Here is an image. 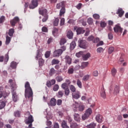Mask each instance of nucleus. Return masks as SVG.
I'll use <instances>...</instances> for the list:
<instances>
[{
	"instance_id": "nucleus-1",
	"label": "nucleus",
	"mask_w": 128,
	"mask_h": 128,
	"mask_svg": "<svg viewBox=\"0 0 128 128\" xmlns=\"http://www.w3.org/2000/svg\"><path fill=\"white\" fill-rule=\"evenodd\" d=\"M25 88V98H30L32 100V95L34 93L32 92V89L30 87V84L28 82H26L24 84Z\"/></svg>"
},
{
	"instance_id": "nucleus-2",
	"label": "nucleus",
	"mask_w": 128,
	"mask_h": 128,
	"mask_svg": "<svg viewBox=\"0 0 128 128\" xmlns=\"http://www.w3.org/2000/svg\"><path fill=\"white\" fill-rule=\"evenodd\" d=\"M28 118L24 120V122L26 124H29L28 128H31L32 126V122H34V117L30 115V113H28Z\"/></svg>"
},
{
	"instance_id": "nucleus-3",
	"label": "nucleus",
	"mask_w": 128,
	"mask_h": 128,
	"mask_svg": "<svg viewBox=\"0 0 128 128\" xmlns=\"http://www.w3.org/2000/svg\"><path fill=\"white\" fill-rule=\"evenodd\" d=\"M66 50V46H62L60 49L55 50L54 52V56H62L64 52H65Z\"/></svg>"
},
{
	"instance_id": "nucleus-4",
	"label": "nucleus",
	"mask_w": 128,
	"mask_h": 128,
	"mask_svg": "<svg viewBox=\"0 0 128 128\" xmlns=\"http://www.w3.org/2000/svg\"><path fill=\"white\" fill-rule=\"evenodd\" d=\"M12 88V98L13 102H16L18 100V96L16 94V90L14 89V86L10 84Z\"/></svg>"
},
{
	"instance_id": "nucleus-5",
	"label": "nucleus",
	"mask_w": 128,
	"mask_h": 128,
	"mask_svg": "<svg viewBox=\"0 0 128 128\" xmlns=\"http://www.w3.org/2000/svg\"><path fill=\"white\" fill-rule=\"evenodd\" d=\"M38 6V0H32V4H29V8L31 10L36 8Z\"/></svg>"
},
{
	"instance_id": "nucleus-6",
	"label": "nucleus",
	"mask_w": 128,
	"mask_h": 128,
	"mask_svg": "<svg viewBox=\"0 0 128 128\" xmlns=\"http://www.w3.org/2000/svg\"><path fill=\"white\" fill-rule=\"evenodd\" d=\"M79 43V46L82 48H86V46H88V44H86V40H79L78 41Z\"/></svg>"
},
{
	"instance_id": "nucleus-7",
	"label": "nucleus",
	"mask_w": 128,
	"mask_h": 128,
	"mask_svg": "<svg viewBox=\"0 0 128 128\" xmlns=\"http://www.w3.org/2000/svg\"><path fill=\"white\" fill-rule=\"evenodd\" d=\"M88 42L92 41L94 44H97L100 42V38H94V37L93 36H90L88 37Z\"/></svg>"
},
{
	"instance_id": "nucleus-8",
	"label": "nucleus",
	"mask_w": 128,
	"mask_h": 128,
	"mask_svg": "<svg viewBox=\"0 0 128 128\" xmlns=\"http://www.w3.org/2000/svg\"><path fill=\"white\" fill-rule=\"evenodd\" d=\"M19 22L20 18H18V16H16L14 18V19L10 21V24L12 26H16V24H18V22Z\"/></svg>"
},
{
	"instance_id": "nucleus-9",
	"label": "nucleus",
	"mask_w": 128,
	"mask_h": 128,
	"mask_svg": "<svg viewBox=\"0 0 128 128\" xmlns=\"http://www.w3.org/2000/svg\"><path fill=\"white\" fill-rule=\"evenodd\" d=\"M64 4V1H62V2H60V3L57 4L56 5V8L58 10H60V8H65L66 4Z\"/></svg>"
},
{
	"instance_id": "nucleus-10",
	"label": "nucleus",
	"mask_w": 128,
	"mask_h": 128,
	"mask_svg": "<svg viewBox=\"0 0 128 128\" xmlns=\"http://www.w3.org/2000/svg\"><path fill=\"white\" fill-rule=\"evenodd\" d=\"M96 120L98 122L102 124L104 122V117H102V116L98 114L96 117Z\"/></svg>"
},
{
	"instance_id": "nucleus-11",
	"label": "nucleus",
	"mask_w": 128,
	"mask_h": 128,
	"mask_svg": "<svg viewBox=\"0 0 128 128\" xmlns=\"http://www.w3.org/2000/svg\"><path fill=\"white\" fill-rule=\"evenodd\" d=\"M114 30L115 32H122V28H120V26L118 25H116Z\"/></svg>"
},
{
	"instance_id": "nucleus-12",
	"label": "nucleus",
	"mask_w": 128,
	"mask_h": 128,
	"mask_svg": "<svg viewBox=\"0 0 128 128\" xmlns=\"http://www.w3.org/2000/svg\"><path fill=\"white\" fill-rule=\"evenodd\" d=\"M74 31L76 30V32H86V30L84 28L75 26L74 28Z\"/></svg>"
},
{
	"instance_id": "nucleus-13",
	"label": "nucleus",
	"mask_w": 128,
	"mask_h": 128,
	"mask_svg": "<svg viewBox=\"0 0 128 128\" xmlns=\"http://www.w3.org/2000/svg\"><path fill=\"white\" fill-rule=\"evenodd\" d=\"M72 96L73 98H74L75 100H78V98H80V92H77L75 93H72Z\"/></svg>"
},
{
	"instance_id": "nucleus-14",
	"label": "nucleus",
	"mask_w": 128,
	"mask_h": 128,
	"mask_svg": "<svg viewBox=\"0 0 128 128\" xmlns=\"http://www.w3.org/2000/svg\"><path fill=\"white\" fill-rule=\"evenodd\" d=\"M39 14L42 16H48V10L44 8L39 9Z\"/></svg>"
},
{
	"instance_id": "nucleus-15",
	"label": "nucleus",
	"mask_w": 128,
	"mask_h": 128,
	"mask_svg": "<svg viewBox=\"0 0 128 128\" xmlns=\"http://www.w3.org/2000/svg\"><path fill=\"white\" fill-rule=\"evenodd\" d=\"M42 54H40V51L39 50H38L37 53H36V56L35 57L36 60H39L42 58Z\"/></svg>"
},
{
	"instance_id": "nucleus-16",
	"label": "nucleus",
	"mask_w": 128,
	"mask_h": 128,
	"mask_svg": "<svg viewBox=\"0 0 128 128\" xmlns=\"http://www.w3.org/2000/svg\"><path fill=\"white\" fill-rule=\"evenodd\" d=\"M56 100L54 98H52L50 102L49 105L51 106H55L56 104Z\"/></svg>"
},
{
	"instance_id": "nucleus-17",
	"label": "nucleus",
	"mask_w": 128,
	"mask_h": 128,
	"mask_svg": "<svg viewBox=\"0 0 128 128\" xmlns=\"http://www.w3.org/2000/svg\"><path fill=\"white\" fill-rule=\"evenodd\" d=\"M124 12L122 8H118V12H116V14H118L120 18H122V16H124Z\"/></svg>"
},
{
	"instance_id": "nucleus-18",
	"label": "nucleus",
	"mask_w": 128,
	"mask_h": 128,
	"mask_svg": "<svg viewBox=\"0 0 128 128\" xmlns=\"http://www.w3.org/2000/svg\"><path fill=\"white\" fill-rule=\"evenodd\" d=\"M74 118L76 122H80V114H74Z\"/></svg>"
},
{
	"instance_id": "nucleus-19",
	"label": "nucleus",
	"mask_w": 128,
	"mask_h": 128,
	"mask_svg": "<svg viewBox=\"0 0 128 128\" xmlns=\"http://www.w3.org/2000/svg\"><path fill=\"white\" fill-rule=\"evenodd\" d=\"M65 60L66 64H72V58L68 55L65 56Z\"/></svg>"
},
{
	"instance_id": "nucleus-20",
	"label": "nucleus",
	"mask_w": 128,
	"mask_h": 128,
	"mask_svg": "<svg viewBox=\"0 0 128 128\" xmlns=\"http://www.w3.org/2000/svg\"><path fill=\"white\" fill-rule=\"evenodd\" d=\"M61 126L62 128H70V126H68V123H66V122L64 120L62 121Z\"/></svg>"
},
{
	"instance_id": "nucleus-21",
	"label": "nucleus",
	"mask_w": 128,
	"mask_h": 128,
	"mask_svg": "<svg viewBox=\"0 0 128 128\" xmlns=\"http://www.w3.org/2000/svg\"><path fill=\"white\" fill-rule=\"evenodd\" d=\"M56 72V70H54V68H52L50 70L49 75L50 76H54V74Z\"/></svg>"
},
{
	"instance_id": "nucleus-22",
	"label": "nucleus",
	"mask_w": 128,
	"mask_h": 128,
	"mask_svg": "<svg viewBox=\"0 0 128 128\" xmlns=\"http://www.w3.org/2000/svg\"><path fill=\"white\" fill-rule=\"evenodd\" d=\"M96 124L94 122H92L90 124L87 125L86 126V128H96Z\"/></svg>"
},
{
	"instance_id": "nucleus-23",
	"label": "nucleus",
	"mask_w": 128,
	"mask_h": 128,
	"mask_svg": "<svg viewBox=\"0 0 128 128\" xmlns=\"http://www.w3.org/2000/svg\"><path fill=\"white\" fill-rule=\"evenodd\" d=\"M90 54L87 53L85 55H83L82 60H88V59L90 58Z\"/></svg>"
},
{
	"instance_id": "nucleus-24",
	"label": "nucleus",
	"mask_w": 128,
	"mask_h": 128,
	"mask_svg": "<svg viewBox=\"0 0 128 128\" xmlns=\"http://www.w3.org/2000/svg\"><path fill=\"white\" fill-rule=\"evenodd\" d=\"M64 14H66V7H64V8H62L60 12V16H64Z\"/></svg>"
},
{
	"instance_id": "nucleus-25",
	"label": "nucleus",
	"mask_w": 128,
	"mask_h": 128,
	"mask_svg": "<svg viewBox=\"0 0 128 128\" xmlns=\"http://www.w3.org/2000/svg\"><path fill=\"white\" fill-rule=\"evenodd\" d=\"M88 66V62H83L82 63L81 68L84 70Z\"/></svg>"
},
{
	"instance_id": "nucleus-26",
	"label": "nucleus",
	"mask_w": 128,
	"mask_h": 128,
	"mask_svg": "<svg viewBox=\"0 0 128 128\" xmlns=\"http://www.w3.org/2000/svg\"><path fill=\"white\" fill-rule=\"evenodd\" d=\"M76 41H72L70 44V49L72 50L76 48Z\"/></svg>"
},
{
	"instance_id": "nucleus-27",
	"label": "nucleus",
	"mask_w": 128,
	"mask_h": 128,
	"mask_svg": "<svg viewBox=\"0 0 128 128\" xmlns=\"http://www.w3.org/2000/svg\"><path fill=\"white\" fill-rule=\"evenodd\" d=\"M120 92V86H116L114 89V94H118Z\"/></svg>"
},
{
	"instance_id": "nucleus-28",
	"label": "nucleus",
	"mask_w": 128,
	"mask_h": 128,
	"mask_svg": "<svg viewBox=\"0 0 128 128\" xmlns=\"http://www.w3.org/2000/svg\"><path fill=\"white\" fill-rule=\"evenodd\" d=\"M66 42V40L64 38H62L60 41V46H64Z\"/></svg>"
},
{
	"instance_id": "nucleus-29",
	"label": "nucleus",
	"mask_w": 128,
	"mask_h": 128,
	"mask_svg": "<svg viewBox=\"0 0 128 128\" xmlns=\"http://www.w3.org/2000/svg\"><path fill=\"white\" fill-rule=\"evenodd\" d=\"M89 116L92 114V110L90 108L87 109L85 112Z\"/></svg>"
},
{
	"instance_id": "nucleus-30",
	"label": "nucleus",
	"mask_w": 128,
	"mask_h": 128,
	"mask_svg": "<svg viewBox=\"0 0 128 128\" xmlns=\"http://www.w3.org/2000/svg\"><path fill=\"white\" fill-rule=\"evenodd\" d=\"M61 88H62V90H66V88H68V86L66 83L64 82L62 84Z\"/></svg>"
},
{
	"instance_id": "nucleus-31",
	"label": "nucleus",
	"mask_w": 128,
	"mask_h": 128,
	"mask_svg": "<svg viewBox=\"0 0 128 128\" xmlns=\"http://www.w3.org/2000/svg\"><path fill=\"white\" fill-rule=\"evenodd\" d=\"M56 80L58 82H62L64 80V78H62V76H56Z\"/></svg>"
},
{
	"instance_id": "nucleus-32",
	"label": "nucleus",
	"mask_w": 128,
	"mask_h": 128,
	"mask_svg": "<svg viewBox=\"0 0 128 128\" xmlns=\"http://www.w3.org/2000/svg\"><path fill=\"white\" fill-rule=\"evenodd\" d=\"M60 64V60L57 59H53L52 61V64L54 66V64Z\"/></svg>"
},
{
	"instance_id": "nucleus-33",
	"label": "nucleus",
	"mask_w": 128,
	"mask_h": 128,
	"mask_svg": "<svg viewBox=\"0 0 128 128\" xmlns=\"http://www.w3.org/2000/svg\"><path fill=\"white\" fill-rule=\"evenodd\" d=\"M16 62L13 61L11 62L10 66L12 68H16Z\"/></svg>"
},
{
	"instance_id": "nucleus-34",
	"label": "nucleus",
	"mask_w": 128,
	"mask_h": 128,
	"mask_svg": "<svg viewBox=\"0 0 128 128\" xmlns=\"http://www.w3.org/2000/svg\"><path fill=\"white\" fill-rule=\"evenodd\" d=\"M21 112L18 110H16L14 112V116L16 118H20Z\"/></svg>"
},
{
	"instance_id": "nucleus-35",
	"label": "nucleus",
	"mask_w": 128,
	"mask_h": 128,
	"mask_svg": "<svg viewBox=\"0 0 128 128\" xmlns=\"http://www.w3.org/2000/svg\"><path fill=\"white\" fill-rule=\"evenodd\" d=\"M70 89L72 92H76V88L74 85H70L69 86Z\"/></svg>"
},
{
	"instance_id": "nucleus-36",
	"label": "nucleus",
	"mask_w": 128,
	"mask_h": 128,
	"mask_svg": "<svg viewBox=\"0 0 128 128\" xmlns=\"http://www.w3.org/2000/svg\"><path fill=\"white\" fill-rule=\"evenodd\" d=\"M114 51V46H110L108 49V53L110 54H112Z\"/></svg>"
},
{
	"instance_id": "nucleus-37",
	"label": "nucleus",
	"mask_w": 128,
	"mask_h": 128,
	"mask_svg": "<svg viewBox=\"0 0 128 128\" xmlns=\"http://www.w3.org/2000/svg\"><path fill=\"white\" fill-rule=\"evenodd\" d=\"M38 64H39V66H42L44 64V59H40L38 60Z\"/></svg>"
},
{
	"instance_id": "nucleus-38",
	"label": "nucleus",
	"mask_w": 128,
	"mask_h": 128,
	"mask_svg": "<svg viewBox=\"0 0 128 128\" xmlns=\"http://www.w3.org/2000/svg\"><path fill=\"white\" fill-rule=\"evenodd\" d=\"M11 40H12V38L8 36H6V44H7V45L10 42Z\"/></svg>"
},
{
	"instance_id": "nucleus-39",
	"label": "nucleus",
	"mask_w": 128,
	"mask_h": 128,
	"mask_svg": "<svg viewBox=\"0 0 128 128\" xmlns=\"http://www.w3.org/2000/svg\"><path fill=\"white\" fill-rule=\"evenodd\" d=\"M70 126L71 128H80V126L76 123H72L70 124Z\"/></svg>"
},
{
	"instance_id": "nucleus-40",
	"label": "nucleus",
	"mask_w": 128,
	"mask_h": 128,
	"mask_svg": "<svg viewBox=\"0 0 128 128\" xmlns=\"http://www.w3.org/2000/svg\"><path fill=\"white\" fill-rule=\"evenodd\" d=\"M8 60H9L8 53H7L6 54L5 57L4 58V62L6 64V62H8Z\"/></svg>"
},
{
	"instance_id": "nucleus-41",
	"label": "nucleus",
	"mask_w": 128,
	"mask_h": 128,
	"mask_svg": "<svg viewBox=\"0 0 128 128\" xmlns=\"http://www.w3.org/2000/svg\"><path fill=\"white\" fill-rule=\"evenodd\" d=\"M100 96L102 98H106V92H104V89H102V91L100 92Z\"/></svg>"
},
{
	"instance_id": "nucleus-42",
	"label": "nucleus",
	"mask_w": 128,
	"mask_h": 128,
	"mask_svg": "<svg viewBox=\"0 0 128 128\" xmlns=\"http://www.w3.org/2000/svg\"><path fill=\"white\" fill-rule=\"evenodd\" d=\"M76 84L77 86H78V88H82V82L80 81V79L77 80Z\"/></svg>"
},
{
	"instance_id": "nucleus-43",
	"label": "nucleus",
	"mask_w": 128,
	"mask_h": 128,
	"mask_svg": "<svg viewBox=\"0 0 128 128\" xmlns=\"http://www.w3.org/2000/svg\"><path fill=\"white\" fill-rule=\"evenodd\" d=\"M89 79H90V75L86 74L83 77L82 80H84V82H88V80Z\"/></svg>"
},
{
	"instance_id": "nucleus-44",
	"label": "nucleus",
	"mask_w": 128,
	"mask_h": 128,
	"mask_svg": "<svg viewBox=\"0 0 128 128\" xmlns=\"http://www.w3.org/2000/svg\"><path fill=\"white\" fill-rule=\"evenodd\" d=\"M87 22L88 24H94V19L90 18H88Z\"/></svg>"
},
{
	"instance_id": "nucleus-45",
	"label": "nucleus",
	"mask_w": 128,
	"mask_h": 128,
	"mask_svg": "<svg viewBox=\"0 0 128 128\" xmlns=\"http://www.w3.org/2000/svg\"><path fill=\"white\" fill-rule=\"evenodd\" d=\"M58 88H60V86L58 84H56L54 86L52 90L54 92H57V90H58Z\"/></svg>"
},
{
	"instance_id": "nucleus-46",
	"label": "nucleus",
	"mask_w": 128,
	"mask_h": 128,
	"mask_svg": "<svg viewBox=\"0 0 128 128\" xmlns=\"http://www.w3.org/2000/svg\"><path fill=\"white\" fill-rule=\"evenodd\" d=\"M67 38H69L70 40L72 38V37L74 36V33L72 32H68L66 34Z\"/></svg>"
},
{
	"instance_id": "nucleus-47",
	"label": "nucleus",
	"mask_w": 128,
	"mask_h": 128,
	"mask_svg": "<svg viewBox=\"0 0 128 128\" xmlns=\"http://www.w3.org/2000/svg\"><path fill=\"white\" fill-rule=\"evenodd\" d=\"M43 18L42 19V22H46L48 18V15H45L43 16Z\"/></svg>"
},
{
	"instance_id": "nucleus-48",
	"label": "nucleus",
	"mask_w": 128,
	"mask_h": 128,
	"mask_svg": "<svg viewBox=\"0 0 128 128\" xmlns=\"http://www.w3.org/2000/svg\"><path fill=\"white\" fill-rule=\"evenodd\" d=\"M62 96H64V92H62V90H59L58 92V98H62Z\"/></svg>"
},
{
	"instance_id": "nucleus-49",
	"label": "nucleus",
	"mask_w": 128,
	"mask_h": 128,
	"mask_svg": "<svg viewBox=\"0 0 128 128\" xmlns=\"http://www.w3.org/2000/svg\"><path fill=\"white\" fill-rule=\"evenodd\" d=\"M60 22V20H58V18H56L55 19V20L54 22V24L55 26H58V22Z\"/></svg>"
},
{
	"instance_id": "nucleus-50",
	"label": "nucleus",
	"mask_w": 128,
	"mask_h": 128,
	"mask_svg": "<svg viewBox=\"0 0 128 128\" xmlns=\"http://www.w3.org/2000/svg\"><path fill=\"white\" fill-rule=\"evenodd\" d=\"M44 56L46 58H50V51L46 52L44 54Z\"/></svg>"
},
{
	"instance_id": "nucleus-51",
	"label": "nucleus",
	"mask_w": 128,
	"mask_h": 128,
	"mask_svg": "<svg viewBox=\"0 0 128 128\" xmlns=\"http://www.w3.org/2000/svg\"><path fill=\"white\" fill-rule=\"evenodd\" d=\"M4 106H6V102L2 101L0 104V110H2Z\"/></svg>"
},
{
	"instance_id": "nucleus-52",
	"label": "nucleus",
	"mask_w": 128,
	"mask_h": 128,
	"mask_svg": "<svg viewBox=\"0 0 128 128\" xmlns=\"http://www.w3.org/2000/svg\"><path fill=\"white\" fill-rule=\"evenodd\" d=\"M2 92L3 97L4 98H6V96H10V92H6V91Z\"/></svg>"
},
{
	"instance_id": "nucleus-53",
	"label": "nucleus",
	"mask_w": 128,
	"mask_h": 128,
	"mask_svg": "<svg viewBox=\"0 0 128 128\" xmlns=\"http://www.w3.org/2000/svg\"><path fill=\"white\" fill-rule=\"evenodd\" d=\"M112 74L113 76H114L116 74V69L115 68H113L111 71Z\"/></svg>"
},
{
	"instance_id": "nucleus-54",
	"label": "nucleus",
	"mask_w": 128,
	"mask_h": 128,
	"mask_svg": "<svg viewBox=\"0 0 128 128\" xmlns=\"http://www.w3.org/2000/svg\"><path fill=\"white\" fill-rule=\"evenodd\" d=\"M88 116L86 114L84 113L83 116H82V119L84 120H88Z\"/></svg>"
},
{
	"instance_id": "nucleus-55",
	"label": "nucleus",
	"mask_w": 128,
	"mask_h": 128,
	"mask_svg": "<svg viewBox=\"0 0 128 128\" xmlns=\"http://www.w3.org/2000/svg\"><path fill=\"white\" fill-rule=\"evenodd\" d=\"M84 110V105H80L78 106V110L82 112Z\"/></svg>"
},
{
	"instance_id": "nucleus-56",
	"label": "nucleus",
	"mask_w": 128,
	"mask_h": 128,
	"mask_svg": "<svg viewBox=\"0 0 128 128\" xmlns=\"http://www.w3.org/2000/svg\"><path fill=\"white\" fill-rule=\"evenodd\" d=\"M93 18L95 20H100V15L98 14H93Z\"/></svg>"
},
{
	"instance_id": "nucleus-57",
	"label": "nucleus",
	"mask_w": 128,
	"mask_h": 128,
	"mask_svg": "<svg viewBox=\"0 0 128 128\" xmlns=\"http://www.w3.org/2000/svg\"><path fill=\"white\" fill-rule=\"evenodd\" d=\"M100 26L101 28H106V23L104 22H101Z\"/></svg>"
},
{
	"instance_id": "nucleus-58",
	"label": "nucleus",
	"mask_w": 128,
	"mask_h": 128,
	"mask_svg": "<svg viewBox=\"0 0 128 128\" xmlns=\"http://www.w3.org/2000/svg\"><path fill=\"white\" fill-rule=\"evenodd\" d=\"M5 20H6V17H4V16H2L0 18V24H2V22H4Z\"/></svg>"
},
{
	"instance_id": "nucleus-59",
	"label": "nucleus",
	"mask_w": 128,
	"mask_h": 128,
	"mask_svg": "<svg viewBox=\"0 0 128 128\" xmlns=\"http://www.w3.org/2000/svg\"><path fill=\"white\" fill-rule=\"evenodd\" d=\"M70 88H67L66 89L64 90V94L66 96H68V94H70Z\"/></svg>"
},
{
	"instance_id": "nucleus-60",
	"label": "nucleus",
	"mask_w": 128,
	"mask_h": 128,
	"mask_svg": "<svg viewBox=\"0 0 128 128\" xmlns=\"http://www.w3.org/2000/svg\"><path fill=\"white\" fill-rule=\"evenodd\" d=\"M74 68H70L68 70V74H74Z\"/></svg>"
},
{
	"instance_id": "nucleus-61",
	"label": "nucleus",
	"mask_w": 128,
	"mask_h": 128,
	"mask_svg": "<svg viewBox=\"0 0 128 128\" xmlns=\"http://www.w3.org/2000/svg\"><path fill=\"white\" fill-rule=\"evenodd\" d=\"M42 30L43 32H48V28L46 26H43L42 28Z\"/></svg>"
},
{
	"instance_id": "nucleus-62",
	"label": "nucleus",
	"mask_w": 128,
	"mask_h": 128,
	"mask_svg": "<svg viewBox=\"0 0 128 128\" xmlns=\"http://www.w3.org/2000/svg\"><path fill=\"white\" fill-rule=\"evenodd\" d=\"M108 38L109 40H112L114 38V35L112 33L108 34Z\"/></svg>"
},
{
	"instance_id": "nucleus-63",
	"label": "nucleus",
	"mask_w": 128,
	"mask_h": 128,
	"mask_svg": "<svg viewBox=\"0 0 128 128\" xmlns=\"http://www.w3.org/2000/svg\"><path fill=\"white\" fill-rule=\"evenodd\" d=\"M92 74L94 76H98V70H95L93 72Z\"/></svg>"
},
{
	"instance_id": "nucleus-64",
	"label": "nucleus",
	"mask_w": 128,
	"mask_h": 128,
	"mask_svg": "<svg viewBox=\"0 0 128 128\" xmlns=\"http://www.w3.org/2000/svg\"><path fill=\"white\" fill-rule=\"evenodd\" d=\"M52 86V82H50V81L49 80L46 82V86L48 88H51Z\"/></svg>"
}]
</instances>
